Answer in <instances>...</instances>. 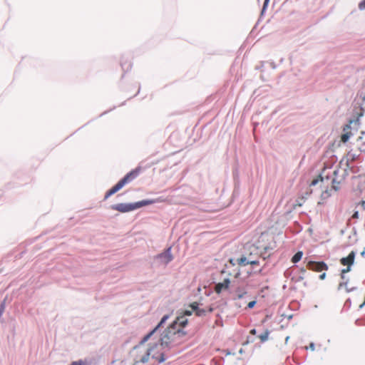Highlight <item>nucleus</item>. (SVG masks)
Here are the masks:
<instances>
[{"mask_svg":"<svg viewBox=\"0 0 365 365\" xmlns=\"http://www.w3.org/2000/svg\"><path fill=\"white\" fill-rule=\"evenodd\" d=\"M350 135H351V133H346L342 134L341 136V140L343 143L347 142V140L350 138Z\"/></svg>","mask_w":365,"mask_h":365,"instance_id":"nucleus-17","label":"nucleus"},{"mask_svg":"<svg viewBox=\"0 0 365 365\" xmlns=\"http://www.w3.org/2000/svg\"><path fill=\"white\" fill-rule=\"evenodd\" d=\"M268 1H269V0H265V1H264V4H266V3H267V2H268Z\"/></svg>","mask_w":365,"mask_h":365,"instance_id":"nucleus-30","label":"nucleus"},{"mask_svg":"<svg viewBox=\"0 0 365 365\" xmlns=\"http://www.w3.org/2000/svg\"><path fill=\"white\" fill-rule=\"evenodd\" d=\"M307 267L309 269L317 272L328 269V266L324 262L309 261L308 262Z\"/></svg>","mask_w":365,"mask_h":365,"instance_id":"nucleus-8","label":"nucleus"},{"mask_svg":"<svg viewBox=\"0 0 365 365\" xmlns=\"http://www.w3.org/2000/svg\"><path fill=\"white\" fill-rule=\"evenodd\" d=\"M336 173H337V170H334L333 171V175L336 176Z\"/></svg>","mask_w":365,"mask_h":365,"instance_id":"nucleus-29","label":"nucleus"},{"mask_svg":"<svg viewBox=\"0 0 365 365\" xmlns=\"http://www.w3.org/2000/svg\"><path fill=\"white\" fill-rule=\"evenodd\" d=\"M180 335H181V331L180 329L175 331L173 330V329L169 327L168 330L162 335L160 345H162L163 347H168L169 346L172 345L176 336Z\"/></svg>","mask_w":365,"mask_h":365,"instance_id":"nucleus-4","label":"nucleus"},{"mask_svg":"<svg viewBox=\"0 0 365 365\" xmlns=\"http://www.w3.org/2000/svg\"><path fill=\"white\" fill-rule=\"evenodd\" d=\"M359 9L360 10H365V0L361 1L359 4Z\"/></svg>","mask_w":365,"mask_h":365,"instance_id":"nucleus-21","label":"nucleus"},{"mask_svg":"<svg viewBox=\"0 0 365 365\" xmlns=\"http://www.w3.org/2000/svg\"><path fill=\"white\" fill-rule=\"evenodd\" d=\"M70 365H86V363L82 360L73 361Z\"/></svg>","mask_w":365,"mask_h":365,"instance_id":"nucleus-20","label":"nucleus"},{"mask_svg":"<svg viewBox=\"0 0 365 365\" xmlns=\"http://www.w3.org/2000/svg\"><path fill=\"white\" fill-rule=\"evenodd\" d=\"M359 205H360L363 207V209H364V210H365V201L361 200V201L359 203Z\"/></svg>","mask_w":365,"mask_h":365,"instance_id":"nucleus-25","label":"nucleus"},{"mask_svg":"<svg viewBox=\"0 0 365 365\" xmlns=\"http://www.w3.org/2000/svg\"><path fill=\"white\" fill-rule=\"evenodd\" d=\"M190 308L192 309L191 311H185V315L190 316L192 314V312H195L197 316L203 317L205 316L207 313H210L213 311V308L212 307H208L205 309L200 308L197 302L191 304Z\"/></svg>","mask_w":365,"mask_h":365,"instance_id":"nucleus-6","label":"nucleus"},{"mask_svg":"<svg viewBox=\"0 0 365 365\" xmlns=\"http://www.w3.org/2000/svg\"><path fill=\"white\" fill-rule=\"evenodd\" d=\"M230 284L229 279H225L222 282H219L215 286V292L217 294H220L222 291L228 289Z\"/></svg>","mask_w":365,"mask_h":365,"instance_id":"nucleus-11","label":"nucleus"},{"mask_svg":"<svg viewBox=\"0 0 365 365\" xmlns=\"http://www.w3.org/2000/svg\"><path fill=\"white\" fill-rule=\"evenodd\" d=\"M325 277H326V273H323V274L319 275V279H322V280L324 279Z\"/></svg>","mask_w":365,"mask_h":365,"instance_id":"nucleus-26","label":"nucleus"},{"mask_svg":"<svg viewBox=\"0 0 365 365\" xmlns=\"http://www.w3.org/2000/svg\"><path fill=\"white\" fill-rule=\"evenodd\" d=\"M303 253L301 251L297 252L292 258V262L293 263H297L301 260L302 257Z\"/></svg>","mask_w":365,"mask_h":365,"instance_id":"nucleus-14","label":"nucleus"},{"mask_svg":"<svg viewBox=\"0 0 365 365\" xmlns=\"http://www.w3.org/2000/svg\"><path fill=\"white\" fill-rule=\"evenodd\" d=\"M269 334V331L268 330H266L263 334L259 336V338L260 339L262 342H264L268 339Z\"/></svg>","mask_w":365,"mask_h":365,"instance_id":"nucleus-15","label":"nucleus"},{"mask_svg":"<svg viewBox=\"0 0 365 365\" xmlns=\"http://www.w3.org/2000/svg\"><path fill=\"white\" fill-rule=\"evenodd\" d=\"M356 143L360 151L365 153V132L361 133V135L358 138Z\"/></svg>","mask_w":365,"mask_h":365,"instance_id":"nucleus-13","label":"nucleus"},{"mask_svg":"<svg viewBox=\"0 0 365 365\" xmlns=\"http://www.w3.org/2000/svg\"><path fill=\"white\" fill-rule=\"evenodd\" d=\"M347 282H342L339 285V289H341L343 287L346 288Z\"/></svg>","mask_w":365,"mask_h":365,"instance_id":"nucleus-23","label":"nucleus"},{"mask_svg":"<svg viewBox=\"0 0 365 365\" xmlns=\"http://www.w3.org/2000/svg\"><path fill=\"white\" fill-rule=\"evenodd\" d=\"M150 202H151L150 201H141L135 204L119 203L112 205L111 208L120 212H127L135 210L141 206L149 205Z\"/></svg>","mask_w":365,"mask_h":365,"instance_id":"nucleus-3","label":"nucleus"},{"mask_svg":"<svg viewBox=\"0 0 365 365\" xmlns=\"http://www.w3.org/2000/svg\"><path fill=\"white\" fill-rule=\"evenodd\" d=\"M341 181L338 180L336 178H333L332 180V187L337 190L339 189V185L340 184Z\"/></svg>","mask_w":365,"mask_h":365,"instance_id":"nucleus-16","label":"nucleus"},{"mask_svg":"<svg viewBox=\"0 0 365 365\" xmlns=\"http://www.w3.org/2000/svg\"><path fill=\"white\" fill-rule=\"evenodd\" d=\"M256 304V302L255 301H252V302H250L247 304V307L250 308V309H252L255 307Z\"/></svg>","mask_w":365,"mask_h":365,"instance_id":"nucleus-22","label":"nucleus"},{"mask_svg":"<svg viewBox=\"0 0 365 365\" xmlns=\"http://www.w3.org/2000/svg\"><path fill=\"white\" fill-rule=\"evenodd\" d=\"M147 350H153L152 353L150 354V356L155 359L158 363L163 362L165 360L164 354L163 352V346L160 344H155V346L148 349Z\"/></svg>","mask_w":365,"mask_h":365,"instance_id":"nucleus-7","label":"nucleus"},{"mask_svg":"<svg viewBox=\"0 0 365 365\" xmlns=\"http://www.w3.org/2000/svg\"><path fill=\"white\" fill-rule=\"evenodd\" d=\"M351 218L353 219H358L359 218V212L356 211L351 216Z\"/></svg>","mask_w":365,"mask_h":365,"instance_id":"nucleus-24","label":"nucleus"},{"mask_svg":"<svg viewBox=\"0 0 365 365\" xmlns=\"http://www.w3.org/2000/svg\"><path fill=\"white\" fill-rule=\"evenodd\" d=\"M139 173V170L135 169L128 173L123 178H122L116 185L110 189L105 195V200L120 190L125 184L135 179Z\"/></svg>","mask_w":365,"mask_h":365,"instance_id":"nucleus-2","label":"nucleus"},{"mask_svg":"<svg viewBox=\"0 0 365 365\" xmlns=\"http://www.w3.org/2000/svg\"><path fill=\"white\" fill-rule=\"evenodd\" d=\"M187 323V319L185 318V316H180L177 317V319L174 321V322L172 324V325L170 327L171 329H173V330L177 331L178 329H180L181 331V335H184L185 333L182 331L181 329L185 327V325Z\"/></svg>","mask_w":365,"mask_h":365,"instance_id":"nucleus-9","label":"nucleus"},{"mask_svg":"<svg viewBox=\"0 0 365 365\" xmlns=\"http://www.w3.org/2000/svg\"><path fill=\"white\" fill-rule=\"evenodd\" d=\"M236 294L238 299H240L244 297L245 294H246L245 291H242L240 289L236 290Z\"/></svg>","mask_w":365,"mask_h":365,"instance_id":"nucleus-18","label":"nucleus"},{"mask_svg":"<svg viewBox=\"0 0 365 365\" xmlns=\"http://www.w3.org/2000/svg\"><path fill=\"white\" fill-rule=\"evenodd\" d=\"M256 332H257V331L255 329L250 330V334H252V335L256 334Z\"/></svg>","mask_w":365,"mask_h":365,"instance_id":"nucleus-27","label":"nucleus"},{"mask_svg":"<svg viewBox=\"0 0 365 365\" xmlns=\"http://www.w3.org/2000/svg\"><path fill=\"white\" fill-rule=\"evenodd\" d=\"M168 318V316H164L160 323L154 328L150 333L145 335L142 341H140V345L136 346L130 352L131 356L133 358L135 361L134 364H137L138 363H145L148 361L150 358V354L152 353L153 350H146L145 347L143 346V344L148 340V339L155 332V331L160 327L163 324Z\"/></svg>","mask_w":365,"mask_h":365,"instance_id":"nucleus-1","label":"nucleus"},{"mask_svg":"<svg viewBox=\"0 0 365 365\" xmlns=\"http://www.w3.org/2000/svg\"><path fill=\"white\" fill-rule=\"evenodd\" d=\"M156 257L160 260L162 264H167L173 259L171 248H168L164 252L158 255Z\"/></svg>","mask_w":365,"mask_h":365,"instance_id":"nucleus-10","label":"nucleus"},{"mask_svg":"<svg viewBox=\"0 0 365 365\" xmlns=\"http://www.w3.org/2000/svg\"><path fill=\"white\" fill-rule=\"evenodd\" d=\"M248 257H250L251 259H257V258H254L251 254Z\"/></svg>","mask_w":365,"mask_h":365,"instance_id":"nucleus-28","label":"nucleus"},{"mask_svg":"<svg viewBox=\"0 0 365 365\" xmlns=\"http://www.w3.org/2000/svg\"><path fill=\"white\" fill-rule=\"evenodd\" d=\"M322 180H323V178H322V175H319V176L317 177V178H316V179H314V180H313L312 181V182H311V185H317V184L318 183V182H319V180H320V181H322Z\"/></svg>","mask_w":365,"mask_h":365,"instance_id":"nucleus-19","label":"nucleus"},{"mask_svg":"<svg viewBox=\"0 0 365 365\" xmlns=\"http://www.w3.org/2000/svg\"><path fill=\"white\" fill-rule=\"evenodd\" d=\"M355 258V252L351 251L349 255L346 257H343L340 259V262L342 265L346 266V269H343L341 272V277L342 279H345V274L351 270V266L353 264Z\"/></svg>","mask_w":365,"mask_h":365,"instance_id":"nucleus-5","label":"nucleus"},{"mask_svg":"<svg viewBox=\"0 0 365 365\" xmlns=\"http://www.w3.org/2000/svg\"><path fill=\"white\" fill-rule=\"evenodd\" d=\"M237 264L240 266H245L247 264L256 265L259 264L258 259H251L250 257H242L237 259Z\"/></svg>","mask_w":365,"mask_h":365,"instance_id":"nucleus-12","label":"nucleus"}]
</instances>
